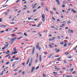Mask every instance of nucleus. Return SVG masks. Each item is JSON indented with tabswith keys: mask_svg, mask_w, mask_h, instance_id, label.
I'll list each match as a JSON object with an SVG mask.
<instances>
[{
	"mask_svg": "<svg viewBox=\"0 0 77 77\" xmlns=\"http://www.w3.org/2000/svg\"><path fill=\"white\" fill-rule=\"evenodd\" d=\"M63 3L64 5H66V2H65L63 1Z\"/></svg>",
	"mask_w": 77,
	"mask_h": 77,
	"instance_id": "nucleus-36",
	"label": "nucleus"
},
{
	"mask_svg": "<svg viewBox=\"0 0 77 77\" xmlns=\"http://www.w3.org/2000/svg\"><path fill=\"white\" fill-rule=\"evenodd\" d=\"M44 32H47V30H44Z\"/></svg>",
	"mask_w": 77,
	"mask_h": 77,
	"instance_id": "nucleus-61",
	"label": "nucleus"
},
{
	"mask_svg": "<svg viewBox=\"0 0 77 77\" xmlns=\"http://www.w3.org/2000/svg\"><path fill=\"white\" fill-rule=\"evenodd\" d=\"M35 51V47H33V49L32 50V54H33V53H34V51Z\"/></svg>",
	"mask_w": 77,
	"mask_h": 77,
	"instance_id": "nucleus-7",
	"label": "nucleus"
},
{
	"mask_svg": "<svg viewBox=\"0 0 77 77\" xmlns=\"http://www.w3.org/2000/svg\"><path fill=\"white\" fill-rule=\"evenodd\" d=\"M42 20L43 21H45V14H42Z\"/></svg>",
	"mask_w": 77,
	"mask_h": 77,
	"instance_id": "nucleus-3",
	"label": "nucleus"
},
{
	"mask_svg": "<svg viewBox=\"0 0 77 77\" xmlns=\"http://www.w3.org/2000/svg\"><path fill=\"white\" fill-rule=\"evenodd\" d=\"M66 45H67V44H66V43H65L64 45L63 46L64 47H66Z\"/></svg>",
	"mask_w": 77,
	"mask_h": 77,
	"instance_id": "nucleus-24",
	"label": "nucleus"
},
{
	"mask_svg": "<svg viewBox=\"0 0 77 77\" xmlns=\"http://www.w3.org/2000/svg\"><path fill=\"white\" fill-rule=\"evenodd\" d=\"M68 33H73L74 31L72 30H70V29H69L68 30Z\"/></svg>",
	"mask_w": 77,
	"mask_h": 77,
	"instance_id": "nucleus-4",
	"label": "nucleus"
},
{
	"mask_svg": "<svg viewBox=\"0 0 77 77\" xmlns=\"http://www.w3.org/2000/svg\"><path fill=\"white\" fill-rule=\"evenodd\" d=\"M14 60H19V58H17L15 59H14Z\"/></svg>",
	"mask_w": 77,
	"mask_h": 77,
	"instance_id": "nucleus-32",
	"label": "nucleus"
},
{
	"mask_svg": "<svg viewBox=\"0 0 77 77\" xmlns=\"http://www.w3.org/2000/svg\"><path fill=\"white\" fill-rule=\"evenodd\" d=\"M51 36L52 35H51L49 34V35H48V36L49 37H51Z\"/></svg>",
	"mask_w": 77,
	"mask_h": 77,
	"instance_id": "nucleus-55",
	"label": "nucleus"
},
{
	"mask_svg": "<svg viewBox=\"0 0 77 77\" xmlns=\"http://www.w3.org/2000/svg\"><path fill=\"white\" fill-rule=\"evenodd\" d=\"M65 54H66V55H67V56L68 55V52H65Z\"/></svg>",
	"mask_w": 77,
	"mask_h": 77,
	"instance_id": "nucleus-38",
	"label": "nucleus"
},
{
	"mask_svg": "<svg viewBox=\"0 0 77 77\" xmlns=\"http://www.w3.org/2000/svg\"><path fill=\"white\" fill-rule=\"evenodd\" d=\"M64 63H67L66 62V60L65 59L64 61Z\"/></svg>",
	"mask_w": 77,
	"mask_h": 77,
	"instance_id": "nucleus-29",
	"label": "nucleus"
},
{
	"mask_svg": "<svg viewBox=\"0 0 77 77\" xmlns=\"http://www.w3.org/2000/svg\"><path fill=\"white\" fill-rule=\"evenodd\" d=\"M75 71H74L73 72H72V73L73 74H74L75 73Z\"/></svg>",
	"mask_w": 77,
	"mask_h": 77,
	"instance_id": "nucleus-62",
	"label": "nucleus"
},
{
	"mask_svg": "<svg viewBox=\"0 0 77 77\" xmlns=\"http://www.w3.org/2000/svg\"><path fill=\"white\" fill-rule=\"evenodd\" d=\"M38 35H39V36H42V35H41V33L40 32H38Z\"/></svg>",
	"mask_w": 77,
	"mask_h": 77,
	"instance_id": "nucleus-11",
	"label": "nucleus"
},
{
	"mask_svg": "<svg viewBox=\"0 0 77 77\" xmlns=\"http://www.w3.org/2000/svg\"><path fill=\"white\" fill-rule=\"evenodd\" d=\"M36 57L37 58H38V53H37Z\"/></svg>",
	"mask_w": 77,
	"mask_h": 77,
	"instance_id": "nucleus-48",
	"label": "nucleus"
},
{
	"mask_svg": "<svg viewBox=\"0 0 77 77\" xmlns=\"http://www.w3.org/2000/svg\"><path fill=\"white\" fill-rule=\"evenodd\" d=\"M14 64L16 65V64H17V61L14 62Z\"/></svg>",
	"mask_w": 77,
	"mask_h": 77,
	"instance_id": "nucleus-34",
	"label": "nucleus"
},
{
	"mask_svg": "<svg viewBox=\"0 0 77 77\" xmlns=\"http://www.w3.org/2000/svg\"><path fill=\"white\" fill-rule=\"evenodd\" d=\"M3 72H4V71H2L0 74V75H3Z\"/></svg>",
	"mask_w": 77,
	"mask_h": 77,
	"instance_id": "nucleus-16",
	"label": "nucleus"
},
{
	"mask_svg": "<svg viewBox=\"0 0 77 77\" xmlns=\"http://www.w3.org/2000/svg\"><path fill=\"white\" fill-rule=\"evenodd\" d=\"M31 65H32V62H30L29 64V67H30V66H31Z\"/></svg>",
	"mask_w": 77,
	"mask_h": 77,
	"instance_id": "nucleus-20",
	"label": "nucleus"
},
{
	"mask_svg": "<svg viewBox=\"0 0 77 77\" xmlns=\"http://www.w3.org/2000/svg\"><path fill=\"white\" fill-rule=\"evenodd\" d=\"M32 27L36 26V24L33 25H32Z\"/></svg>",
	"mask_w": 77,
	"mask_h": 77,
	"instance_id": "nucleus-43",
	"label": "nucleus"
},
{
	"mask_svg": "<svg viewBox=\"0 0 77 77\" xmlns=\"http://www.w3.org/2000/svg\"><path fill=\"white\" fill-rule=\"evenodd\" d=\"M39 43H37L36 46V48L37 49H38L39 51L41 50V47H39Z\"/></svg>",
	"mask_w": 77,
	"mask_h": 77,
	"instance_id": "nucleus-2",
	"label": "nucleus"
},
{
	"mask_svg": "<svg viewBox=\"0 0 77 77\" xmlns=\"http://www.w3.org/2000/svg\"><path fill=\"white\" fill-rule=\"evenodd\" d=\"M22 72V70H20L19 72V73H20Z\"/></svg>",
	"mask_w": 77,
	"mask_h": 77,
	"instance_id": "nucleus-51",
	"label": "nucleus"
},
{
	"mask_svg": "<svg viewBox=\"0 0 77 77\" xmlns=\"http://www.w3.org/2000/svg\"><path fill=\"white\" fill-rule=\"evenodd\" d=\"M53 73L55 75H57V72H53Z\"/></svg>",
	"mask_w": 77,
	"mask_h": 77,
	"instance_id": "nucleus-19",
	"label": "nucleus"
},
{
	"mask_svg": "<svg viewBox=\"0 0 77 77\" xmlns=\"http://www.w3.org/2000/svg\"><path fill=\"white\" fill-rule=\"evenodd\" d=\"M73 70H74V68H72L70 70V72H72V71H73Z\"/></svg>",
	"mask_w": 77,
	"mask_h": 77,
	"instance_id": "nucleus-15",
	"label": "nucleus"
},
{
	"mask_svg": "<svg viewBox=\"0 0 77 77\" xmlns=\"http://www.w3.org/2000/svg\"><path fill=\"white\" fill-rule=\"evenodd\" d=\"M17 69H18V68H17L15 69L14 70V71H17Z\"/></svg>",
	"mask_w": 77,
	"mask_h": 77,
	"instance_id": "nucleus-44",
	"label": "nucleus"
},
{
	"mask_svg": "<svg viewBox=\"0 0 77 77\" xmlns=\"http://www.w3.org/2000/svg\"><path fill=\"white\" fill-rule=\"evenodd\" d=\"M49 47H50V48H52V46L50 44H49Z\"/></svg>",
	"mask_w": 77,
	"mask_h": 77,
	"instance_id": "nucleus-37",
	"label": "nucleus"
},
{
	"mask_svg": "<svg viewBox=\"0 0 77 77\" xmlns=\"http://www.w3.org/2000/svg\"><path fill=\"white\" fill-rule=\"evenodd\" d=\"M16 39L17 38H16V37H15L14 38H13L10 39L11 44H13L14 43V41H15Z\"/></svg>",
	"mask_w": 77,
	"mask_h": 77,
	"instance_id": "nucleus-1",
	"label": "nucleus"
},
{
	"mask_svg": "<svg viewBox=\"0 0 77 77\" xmlns=\"http://www.w3.org/2000/svg\"><path fill=\"white\" fill-rule=\"evenodd\" d=\"M60 44H61V45H63V42H60Z\"/></svg>",
	"mask_w": 77,
	"mask_h": 77,
	"instance_id": "nucleus-27",
	"label": "nucleus"
},
{
	"mask_svg": "<svg viewBox=\"0 0 77 77\" xmlns=\"http://www.w3.org/2000/svg\"><path fill=\"white\" fill-rule=\"evenodd\" d=\"M45 75V73H43V76L44 77H47V75Z\"/></svg>",
	"mask_w": 77,
	"mask_h": 77,
	"instance_id": "nucleus-14",
	"label": "nucleus"
},
{
	"mask_svg": "<svg viewBox=\"0 0 77 77\" xmlns=\"http://www.w3.org/2000/svg\"><path fill=\"white\" fill-rule=\"evenodd\" d=\"M13 51H16V48H14Z\"/></svg>",
	"mask_w": 77,
	"mask_h": 77,
	"instance_id": "nucleus-31",
	"label": "nucleus"
},
{
	"mask_svg": "<svg viewBox=\"0 0 77 77\" xmlns=\"http://www.w3.org/2000/svg\"><path fill=\"white\" fill-rule=\"evenodd\" d=\"M24 35H25V36H27V34H26V33H24Z\"/></svg>",
	"mask_w": 77,
	"mask_h": 77,
	"instance_id": "nucleus-54",
	"label": "nucleus"
},
{
	"mask_svg": "<svg viewBox=\"0 0 77 77\" xmlns=\"http://www.w3.org/2000/svg\"><path fill=\"white\" fill-rule=\"evenodd\" d=\"M29 60H30L28 59V60L27 62L26 65H28V64L29 63Z\"/></svg>",
	"mask_w": 77,
	"mask_h": 77,
	"instance_id": "nucleus-17",
	"label": "nucleus"
},
{
	"mask_svg": "<svg viewBox=\"0 0 77 77\" xmlns=\"http://www.w3.org/2000/svg\"><path fill=\"white\" fill-rule=\"evenodd\" d=\"M6 26L4 25H1L0 26V27H3V28H5Z\"/></svg>",
	"mask_w": 77,
	"mask_h": 77,
	"instance_id": "nucleus-5",
	"label": "nucleus"
},
{
	"mask_svg": "<svg viewBox=\"0 0 77 77\" xmlns=\"http://www.w3.org/2000/svg\"><path fill=\"white\" fill-rule=\"evenodd\" d=\"M35 62H38V59H36L35 60Z\"/></svg>",
	"mask_w": 77,
	"mask_h": 77,
	"instance_id": "nucleus-53",
	"label": "nucleus"
},
{
	"mask_svg": "<svg viewBox=\"0 0 77 77\" xmlns=\"http://www.w3.org/2000/svg\"><path fill=\"white\" fill-rule=\"evenodd\" d=\"M10 53V51H7V52H6V54H8Z\"/></svg>",
	"mask_w": 77,
	"mask_h": 77,
	"instance_id": "nucleus-10",
	"label": "nucleus"
},
{
	"mask_svg": "<svg viewBox=\"0 0 77 77\" xmlns=\"http://www.w3.org/2000/svg\"><path fill=\"white\" fill-rule=\"evenodd\" d=\"M5 15H8V13H7V12L5 13Z\"/></svg>",
	"mask_w": 77,
	"mask_h": 77,
	"instance_id": "nucleus-60",
	"label": "nucleus"
},
{
	"mask_svg": "<svg viewBox=\"0 0 77 77\" xmlns=\"http://www.w3.org/2000/svg\"><path fill=\"white\" fill-rule=\"evenodd\" d=\"M53 10H54V11H56V8L54 7L53 8Z\"/></svg>",
	"mask_w": 77,
	"mask_h": 77,
	"instance_id": "nucleus-47",
	"label": "nucleus"
},
{
	"mask_svg": "<svg viewBox=\"0 0 77 77\" xmlns=\"http://www.w3.org/2000/svg\"><path fill=\"white\" fill-rule=\"evenodd\" d=\"M41 8V6H39L37 8V9H40Z\"/></svg>",
	"mask_w": 77,
	"mask_h": 77,
	"instance_id": "nucleus-46",
	"label": "nucleus"
},
{
	"mask_svg": "<svg viewBox=\"0 0 77 77\" xmlns=\"http://www.w3.org/2000/svg\"><path fill=\"white\" fill-rule=\"evenodd\" d=\"M74 50H76V49H77V48H74Z\"/></svg>",
	"mask_w": 77,
	"mask_h": 77,
	"instance_id": "nucleus-64",
	"label": "nucleus"
},
{
	"mask_svg": "<svg viewBox=\"0 0 77 77\" xmlns=\"http://www.w3.org/2000/svg\"><path fill=\"white\" fill-rule=\"evenodd\" d=\"M18 53V52L17 51H15L13 54H17Z\"/></svg>",
	"mask_w": 77,
	"mask_h": 77,
	"instance_id": "nucleus-12",
	"label": "nucleus"
},
{
	"mask_svg": "<svg viewBox=\"0 0 77 77\" xmlns=\"http://www.w3.org/2000/svg\"><path fill=\"white\" fill-rule=\"evenodd\" d=\"M55 1L56 2H57V3H60V2H59V0H55Z\"/></svg>",
	"mask_w": 77,
	"mask_h": 77,
	"instance_id": "nucleus-26",
	"label": "nucleus"
},
{
	"mask_svg": "<svg viewBox=\"0 0 77 77\" xmlns=\"http://www.w3.org/2000/svg\"><path fill=\"white\" fill-rule=\"evenodd\" d=\"M41 24H42V22H40L39 24L37 26V27H39L41 25Z\"/></svg>",
	"mask_w": 77,
	"mask_h": 77,
	"instance_id": "nucleus-8",
	"label": "nucleus"
},
{
	"mask_svg": "<svg viewBox=\"0 0 77 77\" xmlns=\"http://www.w3.org/2000/svg\"><path fill=\"white\" fill-rule=\"evenodd\" d=\"M52 20H56V19H55L54 17H52Z\"/></svg>",
	"mask_w": 77,
	"mask_h": 77,
	"instance_id": "nucleus-28",
	"label": "nucleus"
},
{
	"mask_svg": "<svg viewBox=\"0 0 77 77\" xmlns=\"http://www.w3.org/2000/svg\"><path fill=\"white\" fill-rule=\"evenodd\" d=\"M10 56V54H8L7 55H6L5 57L6 58V57H8V56Z\"/></svg>",
	"mask_w": 77,
	"mask_h": 77,
	"instance_id": "nucleus-35",
	"label": "nucleus"
},
{
	"mask_svg": "<svg viewBox=\"0 0 77 77\" xmlns=\"http://www.w3.org/2000/svg\"><path fill=\"white\" fill-rule=\"evenodd\" d=\"M45 9L47 12H48V8H47V7Z\"/></svg>",
	"mask_w": 77,
	"mask_h": 77,
	"instance_id": "nucleus-30",
	"label": "nucleus"
},
{
	"mask_svg": "<svg viewBox=\"0 0 77 77\" xmlns=\"http://www.w3.org/2000/svg\"><path fill=\"white\" fill-rule=\"evenodd\" d=\"M50 13L51 14V15H53V11H50Z\"/></svg>",
	"mask_w": 77,
	"mask_h": 77,
	"instance_id": "nucleus-22",
	"label": "nucleus"
},
{
	"mask_svg": "<svg viewBox=\"0 0 77 77\" xmlns=\"http://www.w3.org/2000/svg\"><path fill=\"white\" fill-rule=\"evenodd\" d=\"M59 51H60V49H58L57 50L56 52L58 53V52H59Z\"/></svg>",
	"mask_w": 77,
	"mask_h": 77,
	"instance_id": "nucleus-33",
	"label": "nucleus"
},
{
	"mask_svg": "<svg viewBox=\"0 0 77 77\" xmlns=\"http://www.w3.org/2000/svg\"><path fill=\"white\" fill-rule=\"evenodd\" d=\"M30 11H29V10H28V11H27V13H28V14H29V13H30Z\"/></svg>",
	"mask_w": 77,
	"mask_h": 77,
	"instance_id": "nucleus-42",
	"label": "nucleus"
},
{
	"mask_svg": "<svg viewBox=\"0 0 77 77\" xmlns=\"http://www.w3.org/2000/svg\"><path fill=\"white\" fill-rule=\"evenodd\" d=\"M8 45H5L4 46V47L5 48H8Z\"/></svg>",
	"mask_w": 77,
	"mask_h": 77,
	"instance_id": "nucleus-9",
	"label": "nucleus"
},
{
	"mask_svg": "<svg viewBox=\"0 0 77 77\" xmlns=\"http://www.w3.org/2000/svg\"><path fill=\"white\" fill-rule=\"evenodd\" d=\"M5 47H4V48H2V50H5Z\"/></svg>",
	"mask_w": 77,
	"mask_h": 77,
	"instance_id": "nucleus-57",
	"label": "nucleus"
},
{
	"mask_svg": "<svg viewBox=\"0 0 77 77\" xmlns=\"http://www.w3.org/2000/svg\"><path fill=\"white\" fill-rule=\"evenodd\" d=\"M39 66H37V67H36V68H35V70H37V69H39Z\"/></svg>",
	"mask_w": 77,
	"mask_h": 77,
	"instance_id": "nucleus-23",
	"label": "nucleus"
},
{
	"mask_svg": "<svg viewBox=\"0 0 77 77\" xmlns=\"http://www.w3.org/2000/svg\"><path fill=\"white\" fill-rule=\"evenodd\" d=\"M9 62H8L7 63H6V65H8V64H9Z\"/></svg>",
	"mask_w": 77,
	"mask_h": 77,
	"instance_id": "nucleus-50",
	"label": "nucleus"
},
{
	"mask_svg": "<svg viewBox=\"0 0 77 77\" xmlns=\"http://www.w3.org/2000/svg\"><path fill=\"white\" fill-rule=\"evenodd\" d=\"M32 61H33V60L32 59V58H31V61L30 62H32Z\"/></svg>",
	"mask_w": 77,
	"mask_h": 77,
	"instance_id": "nucleus-56",
	"label": "nucleus"
},
{
	"mask_svg": "<svg viewBox=\"0 0 77 77\" xmlns=\"http://www.w3.org/2000/svg\"><path fill=\"white\" fill-rule=\"evenodd\" d=\"M72 12H73V13H76V11H75L74 10H72Z\"/></svg>",
	"mask_w": 77,
	"mask_h": 77,
	"instance_id": "nucleus-21",
	"label": "nucleus"
},
{
	"mask_svg": "<svg viewBox=\"0 0 77 77\" xmlns=\"http://www.w3.org/2000/svg\"><path fill=\"white\" fill-rule=\"evenodd\" d=\"M67 57L69 59H71V58H72V56H70V57L68 56Z\"/></svg>",
	"mask_w": 77,
	"mask_h": 77,
	"instance_id": "nucleus-25",
	"label": "nucleus"
},
{
	"mask_svg": "<svg viewBox=\"0 0 77 77\" xmlns=\"http://www.w3.org/2000/svg\"><path fill=\"white\" fill-rule=\"evenodd\" d=\"M15 64H14V63L12 65V66L13 67H15Z\"/></svg>",
	"mask_w": 77,
	"mask_h": 77,
	"instance_id": "nucleus-45",
	"label": "nucleus"
},
{
	"mask_svg": "<svg viewBox=\"0 0 77 77\" xmlns=\"http://www.w3.org/2000/svg\"><path fill=\"white\" fill-rule=\"evenodd\" d=\"M37 11V9H35L33 11V12H35V11Z\"/></svg>",
	"mask_w": 77,
	"mask_h": 77,
	"instance_id": "nucleus-40",
	"label": "nucleus"
},
{
	"mask_svg": "<svg viewBox=\"0 0 77 77\" xmlns=\"http://www.w3.org/2000/svg\"><path fill=\"white\" fill-rule=\"evenodd\" d=\"M61 58H59L57 59V60L58 61H60V60H60L61 59Z\"/></svg>",
	"mask_w": 77,
	"mask_h": 77,
	"instance_id": "nucleus-39",
	"label": "nucleus"
},
{
	"mask_svg": "<svg viewBox=\"0 0 77 77\" xmlns=\"http://www.w3.org/2000/svg\"><path fill=\"white\" fill-rule=\"evenodd\" d=\"M2 6H3L2 8H5V7H7V6H8V5H3Z\"/></svg>",
	"mask_w": 77,
	"mask_h": 77,
	"instance_id": "nucleus-13",
	"label": "nucleus"
},
{
	"mask_svg": "<svg viewBox=\"0 0 77 77\" xmlns=\"http://www.w3.org/2000/svg\"><path fill=\"white\" fill-rule=\"evenodd\" d=\"M0 33H4V31H2L0 32Z\"/></svg>",
	"mask_w": 77,
	"mask_h": 77,
	"instance_id": "nucleus-63",
	"label": "nucleus"
},
{
	"mask_svg": "<svg viewBox=\"0 0 77 77\" xmlns=\"http://www.w3.org/2000/svg\"><path fill=\"white\" fill-rule=\"evenodd\" d=\"M64 43H65L66 44H67V43H68V41H67V40H64Z\"/></svg>",
	"mask_w": 77,
	"mask_h": 77,
	"instance_id": "nucleus-18",
	"label": "nucleus"
},
{
	"mask_svg": "<svg viewBox=\"0 0 77 77\" xmlns=\"http://www.w3.org/2000/svg\"><path fill=\"white\" fill-rule=\"evenodd\" d=\"M35 69V67L34 66H33L32 67V70H31L32 72H33V70H34V69Z\"/></svg>",
	"mask_w": 77,
	"mask_h": 77,
	"instance_id": "nucleus-6",
	"label": "nucleus"
},
{
	"mask_svg": "<svg viewBox=\"0 0 77 77\" xmlns=\"http://www.w3.org/2000/svg\"><path fill=\"white\" fill-rule=\"evenodd\" d=\"M70 6H73V5H72V4H70Z\"/></svg>",
	"mask_w": 77,
	"mask_h": 77,
	"instance_id": "nucleus-59",
	"label": "nucleus"
},
{
	"mask_svg": "<svg viewBox=\"0 0 77 77\" xmlns=\"http://www.w3.org/2000/svg\"><path fill=\"white\" fill-rule=\"evenodd\" d=\"M67 23H68V24H71V22H69V21H68Z\"/></svg>",
	"mask_w": 77,
	"mask_h": 77,
	"instance_id": "nucleus-52",
	"label": "nucleus"
},
{
	"mask_svg": "<svg viewBox=\"0 0 77 77\" xmlns=\"http://www.w3.org/2000/svg\"><path fill=\"white\" fill-rule=\"evenodd\" d=\"M44 2H42V3H41V6H43V5H44Z\"/></svg>",
	"mask_w": 77,
	"mask_h": 77,
	"instance_id": "nucleus-41",
	"label": "nucleus"
},
{
	"mask_svg": "<svg viewBox=\"0 0 77 77\" xmlns=\"http://www.w3.org/2000/svg\"><path fill=\"white\" fill-rule=\"evenodd\" d=\"M10 61L11 62H13L14 61V59H12Z\"/></svg>",
	"mask_w": 77,
	"mask_h": 77,
	"instance_id": "nucleus-49",
	"label": "nucleus"
},
{
	"mask_svg": "<svg viewBox=\"0 0 77 77\" xmlns=\"http://www.w3.org/2000/svg\"><path fill=\"white\" fill-rule=\"evenodd\" d=\"M21 11H22V10H20L19 11H18V13H20V12H21Z\"/></svg>",
	"mask_w": 77,
	"mask_h": 77,
	"instance_id": "nucleus-58",
	"label": "nucleus"
}]
</instances>
